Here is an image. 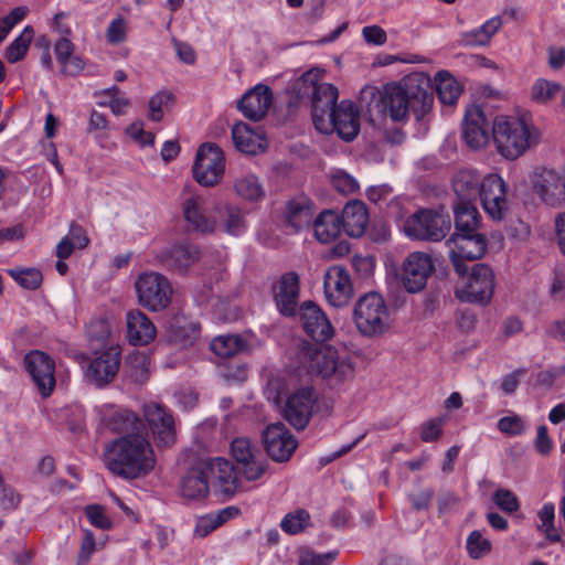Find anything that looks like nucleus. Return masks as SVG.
I'll use <instances>...</instances> for the list:
<instances>
[{
  "label": "nucleus",
  "instance_id": "obj_1",
  "mask_svg": "<svg viewBox=\"0 0 565 565\" xmlns=\"http://www.w3.org/2000/svg\"><path fill=\"white\" fill-rule=\"evenodd\" d=\"M105 465L111 473L122 479L147 476L156 465L152 447L138 433L116 438L105 451Z\"/></svg>",
  "mask_w": 565,
  "mask_h": 565
},
{
  "label": "nucleus",
  "instance_id": "obj_2",
  "mask_svg": "<svg viewBox=\"0 0 565 565\" xmlns=\"http://www.w3.org/2000/svg\"><path fill=\"white\" fill-rule=\"evenodd\" d=\"M359 103L372 122L387 116L393 121H403L412 111L411 104L396 83H387L382 88L365 85L360 92Z\"/></svg>",
  "mask_w": 565,
  "mask_h": 565
},
{
  "label": "nucleus",
  "instance_id": "obj_3",
  "mask_svg": "<svg viewBox=\"0 0 565 565\" xmlns=\"http://www.w3.org/2000/svg\"><path fill=\"white\" fill-rule=\"evenodd\" d=\"M492 138L502 157L515 160L539 142L540 134L525 118L498 116L492 124Z\"/></svg>",
  "mask_w": 565,
  "mask_h": 565
},
{
  "label": "nucleus",
  "instance_id": "obj_4",
  "mask_svg": "<svg viewBox=\"0 0 565 565\" xmlns=\"http://www.w3.org/2000/svg\"><path fill=\"white\" fill-rule=\"evenodd\" d=\"M319 70L303 73L296 82L295 88L311 102L312 121L317 130H326L330 126L328 115L338 106V88L330 83H320Z\"/></svg>",
  "mask_w": 565,
  "mask_h": 565
},
{
  "label": "nucleus",
  "instance_id": "obj_5",
  "mask_svg": "<svg viewBox=\"0 0 565 565\" xmlns=\"http://www.w3.org/2000/svg\"><path fill=\"white\" fill-rule=\"evenodd\" d=\"M358 331L366 338H377L391 328V316L384 298L377 292L360 297L353 309Z\"/></svg>",
  "mask_w": 565,
  "mask_h": 565
},
{
  "label": "nucleus",
  "instance_id": "obj_6",
  "mask_svg": "<svg viewBox=\"0 0 565 565\" xmlns=\"http://www.w3.org/2000/svg\"><path fill=\"white\" fill-rule=\"evenodd\" d=\"M403 227L411 238L439 242L449 233L451 221L444 211L422 209L408 216Z\"/></svg>",
  "mask_w": 565,
  "mask_h": 565
},
{
  "label": "nucleus",
  "instance_id": "obj_7",
  "mask_svg": "<svg viewBox=\"0 0 565 565\" xmlns=\"http://www.w3.org/2000/svg\"><path fill=\"white\" fill-rule=\"evenodd\" d=\"M138 302L149 311L158 312L169 307L173 289L169 279L156 271L140 274L135 281Z\"/></svg>",
  "mask_w": 565,
  "mask_h": 565
},
{
  "label": "nucleus",
  "instance_id": "obj_8",
  "mask_svg": "<svg viewBox=\"0 0 565 565\" xmlns=\"http://www.w3.org/2000/svg\"><path fill=\"white\" fill-rule=\"evenodd\" d=\"M225 171V157L222 149L215 143L202 145L193 164V177L203 186H214L222 179Z\"/></svg>",
  "mask_w": 565,
  "mask_h": 565
},
{
  "label": "nucleus",
  "instance_id": "obj_9",
  "mask_svg": "<svg viewBox=\"0 0 565 565\" xmlns=\"http://www.w3.org/2000/svg\"><path fill=\"white\" fill-rule=\"evenodd\" d=\"M494 273L483 263L472 267L470 277L460 287H457L456 295L461 301L487 305L494 291Z\"/></svg>",
  "mask_w": 565,
  "mask_h": 565
},
{
  "label": "nucleus",
  "instance_id": "obj_10",
  "mask_svg": "<svg viewBox=\"0 0 565 565\" xmlns=\"http://www.w3.org/2000/svg\"><path fill=\"white\" fill-rule=\"evenodd\" d=\"M308 352L310 358L309 369L316 371L323 377H335L337 381H344L353 376L354 367L347 359H339L337 352L327 349L320 350L312 344H306L302 352Z\"/></svg>",
  "mask_w": 565,
  "mask_h": 565
},
{
  "label": "nucleus",
  "instance_id": "obj_11",
  "mask_svg": "<svg viewBox=\"0 0 565 565\" xmlns=\"http://www.w3.org/2000/svg\"><path fill=\"white\" fill-rule=\"evenodd\" d=\"M507 190L508 185L499 174H488L481 181L478 198L484 212L494 221L503 220L510 211Z\"/></svg>",
  "mask_w": 565,
  "mask_h": 565
},
{
  "label": "nucleus",
  "instance_id": "obj_12",
  "mask_svg": "<svg viewBox=\"0 0 565 565\" xmlns=\"http://www.w3.org/2000/svg\"><path fill=\"white\" fill-rule=\"evenodd\" d=\"M397 85L403 89L416 119H422L430 110L433 104L430 77L423 72H416Z\"/></svg>",
  "mask_w": 565,
  "mask_h": 565
},
{
  "label": "nucleus",
  "instance_id": "obj_13",
  "mask_svg": "<svg viewBox=\"0 0 565 565\" xmlns=\"http://www.w3.org/2000/svg\"><path fill=\"white\" fill-rule=\"evenodd\" d=\"M231 452L238 471L249 481L259 479L266 471V462L260 451L246 437L235 438Z\"/></svg>",
  "mask_w": 565,
  "mask_h": 565
},
{
  "label": "nucleus",
  "instance_id": "obj_14",
  "mask_svg": "<svg viewBox=\"0 0 565 565\" xmlns=\"http://www.w3.org/2000/svg\"><path fill=\"white\" fill-rule=\"evenodd\" d=\"M434 271L431 257L424 252H413L404 260L402 267V282L408 292L422 291Z\"/></svg>",
  "mask_w": 565,
  "mask_h": 565
},
{
  "label": "nucleus",
  "instance_id": "obj_15",
  "mask_svg": "<svg viewBox=\"0 0 565 565\" xmlns=\"http://www.w3.org/2000/svg\"><path fill=\"white\" fill-rule=\"evenodd\" d=\"M143 415L159 447H171L177 439L174 418L162 405L151 403L143 407Z\"/></svg>",
  "mask_w": 565,
  "mask_h": 565
},
{
  "label": "nucleus",
  "instance_id": "obj_16",
  "mask_svg": "<svg viewBox=\"0 0 565 565\" xmlns=\"http://www.w3.org/2000/svg\"><path fill=\"white\" fill-rule=\"evenodd\" d=\"M120 362L121 354L119 348L110 347L90 361L85 376L89 383L98 388H103L115 380Z\"/></svg>",
  "mask_w": 565,
  "mask_h": 565
},
{
  "label": "nucleus",
  "instance_id": "obj_17",
  "mask_svg": "<svg viewBox=\"0 0 565 565\" xmlns=\"http://www.w3.org/2000/svg\"><path fill=\"white\" fill-rule=\"evenodd\" d=\"M330 126L326 130H319L322 134L335 131L344 141H352L360 131V115L354 104L350 100H341L337 107L328 115Z\"/></svg>",
  "mask_w": 565,
  "mask_h": 565
},
{
  "label": "nucleus",
  "instance_id": "obj_18",
  "mask_svg": "<svg viewBox=\"0 0 565 565\" xmlns=\"http://www.w3.org/2000/svg\"><path fill=\"white\" fill-rule=\"evenodd\" d=\"M24 364L42 397H49L55 387L52 358L42 351H31L25 355Z\"/></svg>",
  "mask_w": 565,
  "mask_h": 565
},
{
  "label": "nucleus",
  "instance_id": "obj_19",
  "mask_svg": "<svg viewBox=\"0 0 565 565\" xmlns=\"http://www.w3.org/2000/svg\"><path fill=\"white\" fill-rule=\"evenodd\" d=\"M263 444L270 458L279 462L289 460L298 446L296 438L282 423L266 427L263 431Z\"/></svg>",
  "mask_w": 565,
  "mask_h": 565
},
{
  "label": "nucleus",
  "instance_id": "obj_20",
  "mask_svg": "<svg viewBox=\"0 0 565 565\" xmlns=\"http://www.w3.org/2000/svg\"><path fill=\"white\" fill-rule=\"evenodd\" d=\"M324 294L328 302L333 307H343L349 303L353 289L350 275L342 266H331L324 275Z\"/></svg>",
  "mask_w": 565,
  "mask_h": 565
},
{
  "label": "nucleus",
  "instance_id": "obj_21",
  "mask_svg": "<svg viewBox=\"0 0 565 565\" xmlns=\"http://www.w3.org/2000/svg\"><path fill=\"white\" fill-rule=\"evenodd\" d=\"M305 332L317 342L332 338L334 329L326 313L312 301H305L299 308Z\"/></svg>",
  "mask_w": 565,
  "mask_h": 565
},
{
  "label": "nucleus",
  "instance_id": "obj_22",
  "mask_svg": "<svg viewBox=\"0 0 565 565\" xmlns=\"http://www.w3.org/2000/svg\"><path fill=\"white\" fill-rule=\"evenodd\" d=\"M312 388L303 387L290 395L286 401L284 416L296 429H303L309 423L315 403Z\"/></svg>",
  "mask_w": 565,
  "mask_h": 565
},
{
  "label": "nucleus",
  "instance_id": "obj_23",
  "mask_svg": "<svg viewBox=\"0 0 565 565\" xmlns=\"http://www.w3.org/2000/svg\"><path fill=\"white\" fill-rule=\"evenodd\" d=\"M299 276L285 273L273 286V296L279 312L286 317L296 315L299 300Z\"/></svg>",
  "mask_w": 565,
  "mask_h": 565
},
{
  "label": "nucleus",
  "instance_id": "obj_24",
  "mask_svg": "<svg viewBox=\"0 0 565 565\" xmlns=\"http://www.w3.org/2000/svg\"><path fill=\"white\" fill-rule=\"evenodd\" d=\"M271 104V89L266 85L258 84L243 95L237 107L245 118L259 121L267 115Z\"/></svg>",
  "mask_w": 565,
  "mask_h": 565
},
{
  "label": "nucleus",
  "instance_id": "obj_25",
  "mask_svg": "<svg viewBox=\"0 0 565 565\" xmlns=\"http://www.w3.org/2000/svg\"><path fill=\"white\" fill-rule=\"evenodd\" d=\"M533 189L550 205L565 200V170L558 174L554 170L543 169L533 178Z\"/></svg>",
  "mask_w": 565,
  "mask_h": 565
},
{
  "label": "nucleus",
  "instance_id": "obj_26",
  "mask_svg": "<svg viewBox=\"0 0 565 565\" xmlns=\"http://www.w3.org/2000/svg\"><path fill=\"white\" fill-rule=\"evenodd\" d=\"M207 480L226 495H232L238 488V477L234 466L223 458H214L203 463Z\"/></svg>",
  "mask_w": 565,
  "mask_h": 565
},
{
  "label": "nucleus",
  "instance_id": "obj_27",
  "mask_svg": "<svg viewBox=\"0 0 565 565\" xmlns=\"http://www.w3.org/2000/svg\"><path fill=\"white\" fill-rule=\"evenodd\" d=\"M462 135L469 147L473 149L483 148L489 142V122L479 106H472L467 109Z\"/></svg>",
  "mask_w": 565,
  "mask_h": 565
},
{
  "label": "nucleus",
  "instance_id": "obj_28",
  "mask_svg": "<svg viewBox=\"0 0 565 565\" xmlns=\"http://www.w3.org/2000/svg\"><path fill=\"white\" fill-rule=\"evenodd\" d=\"M127 338L134 345H146L154 340L157 329L149 317L139 309L126 313Z\"/></svg>",
  "mask_w": 565,
  "mask_h": 565
},
{
  "label": "nucleus",
  "instance_id": "obj_29",
  "mask_svg": "<svg viewBox=\"0 0 565 565\" xmlns=\"http://www.w3.org/2000/svg\"><path fill=\"white\" fill-rule=\"evenodd\" d=\"M450 250L465 256L468 260L483 257L488 248V239L480 232L469 234H452L447 241Z\"/></svg>",
  "mask_w": 565,
  "mask_h": 565
},
{
  "label": "nucleus",
  "instance_id": "obj_30",
  "mask_svg": "<svg viewBox=\"0 0 565 565\" xmlns=\"http://www.w3.org/2000/svg\"><path fill=\"white\" fill-rule=\"evenodd\" d=\"M205 199L201 195H193L186 199L183 204V216L188 227L199 233H213L216 223L204 214Z\"/></svg>",
  "mask_w": 565,
  "mask_h": 565
},
{
  "label": "nucleus",
  "instance_id": "obj_31",
  "mask_svg": "<svg viewBox=\"0 0 565 565\" xmlns=\"http://www.w3.org/2000/svg\"><path fill=\"white\" fill-rule=\"evenodd\" d=\"M159 258L167 267L183 273L200 258V250L191 244H177L162 249Z\"/></svg>",
  "mask_w": 565,
  "mask_h": 565
},
{
  "label": "nucleus",
  "instance_id": "obj_32",
  "mask_svg": "<svg viewBox=\"0 0 565 565\" xmlns=\"http://www.w3.org/2000/svg\"><path fill=\"white\" fill-rule=\"evenodd\" d=\"M342 230L351 237H361L369 224L366 206L361 201L349 202L340 215Z\"/></svg>",
  "mask_w": 565,
  "mask_h": 565
},
{
  "label": "nucleus",
  "instance_id": "obj_33",
  "mask_svg": "<svg viewBox=\"0 0 565 565\" xmlns=\"http://www.w3.org/2000/svg\"><path fill=\"white\" fill-rule=\"evenodd\" d=\"M482 179L473 170H460L452 179L457 201L454 204L475 203L480 193Z\"/></svg>",
  "mask_w": 565,
  "mask_h": 565
},
{
  "label": "nucleus",
  "instance_id": "obj_34",
  "mask_svg": "<svg viewBox=\"0 0 565 565\" xmlns=\"http://www.w3.org/2000/svg\"><path fill=\"white\" fill-rule=\"evenodd\" d=\"M232 138L236 149L246 154H256L267 147L263 134L253 130L245 122H238L233 127Z\"/></svg>",
  "mask_w": 565,
  "mask_h": 565
},
{
  "label": "nucleus",
  "instance_id": "obj_35",
  "mask_svg": "<svg viewBox=\"0 0 565 565\" xmlns=\"http://www.w3.org/2000/svg\"><path fill=\"white\" fill-rule=\"evenodd\" d=\"M313 213V203L305 195L289 200L286 206V220L297 232L310 226Z\"/></svg>",
  "mask_w": 565,
  "mask_h": 565
},
{
  "label": "nucleus",
  "instance_id": "obj_36",
  "mask_svg": "<svg viewBox=\"0 0 565 565\" xmlns=\"http://www.w3.org/2000/svg\"><path fill=\"white\" fill-rule=\"evenodd\" d=\"M181 495L188 500H201L209 493V480L203 465L191 468L181 480Z\"/></svg>",
  "mask_w": 565,
  "mask_h": 565
},
{
  "label": "nucleus",
  "instance_id": "obj_37",
  "mask_svg": "<svg viewBox=\"0 0 565 565\" xmlns=\"http://www.w3.org/2000/svg\"><path fill=\"white\" fill-rule=\"evenodd\" d=\"M341 230L340 215L332 210L322 211L313 221L315 236L322 244L334 241Z\"/></svg>",
  "mask_w": 565,
  "mask_h": 565
},
{
  "label": "nucleus",
  "instance_id": "obj_38",
  "mask_svg": "<svg viewBox=\"0 0 565 565\" xmlns=\"http://www.w3.org/2000/svg\"><path fill=\"white\" fill-rule=\"evenodd\" d=\"M502 19L499 15L487 20L481 26L461 33L459 43L463 46H483L489 44L492 36L501 29Z\"/></svg>",
  "mask_w": 565,
  "mask_h": 565
},
{
  "label": "nucleus",
  "instance_id": "obj_39",
  "mask_svg": "<svg viewBox=\"0 0 565 565\" xmlns=\"http://www.w3.org/2000/svg\"><path fill=\"white\" fill-rule=\"evenodd\" d=\"M454 234H469L479 232L480 214L475 203L454 204Z\"/></svg>",
  "mask_w": 565,
  "mask_h": 565
},
{
  "label": "nucleus",
  "instance_id": "obj_40",
  "mask_svg": "<svg viewBox=\"0 0 565 565\" xmlns=\"http://www.w3.org/2000/svg\"><path fill=\"white\" fill-rule=\"evenodd\" d=\"M436 93L445 105H454L461 94V86L447 71H440L435 76Z\"/></svg>",
  "mask_w": 565,
  "mask_h": 565
},
{
  "label": "nucleus",
  "instance_id": "obj_41",
  "mask_svg": "<svg viewBox=\"0 0 565 565\" xmlns=\"http://www.w3.org/2000/svg\"><path fill=\"white\" fill-rule=\"evenodd\" d=\"M233 188L236 195L245 201H258L265 194L259 179L253 173H242L237 175L234 179Z\"/></svg>",
  "mask_w": 565,
  "mask_h": 565
},
{
  "label": "nucleus",
  "instance_id": "obj_42",
  "mask_svg": "<svg viewBox=\"0 0 565 565\" xmlns=\"http://www.w3.org/2000/svg\"><path fill=\"white\" fill-rule=\"evenodd\" d=\"M150 358L143 352H132L127 356L125 372L135 383L142 384L149 379Z\"/></svg>",
  "mask_w": 565,
  "mask_h": 565
},
{
  "label": "nucleus",
  "instance_id": "obj_43",
  "mask_svg": "<svg viewBox=\"0 0 565 565\" xmlns=\"http://www.w3.org/2000/svg\"><path fill=\"white\" fill-rule=\"evenodd\" d=\"M34 38V30L31 25L24 26L22 32L17 36L4 51V57L9 63H17L24 58L30 44Z\"/></svg>",
  "mask_w": 565,
  "mask_h": 565
},
{
  "label": "nucleus",
  "instance_id": "obj_44",
  "mask_svg": "<svg viewBox=\"0 0 565 565\" xmlns=\"http://www.w3.org/2000/svg\"><path fill=\"white\" fill-rule=\"evenodd\" d=\"M211 350L221 358H230L245 348V342L238 335L224 334L215 337L210 343Z\"/></svg>",
  "mask_w": 565,
  "mask_h": 565
},
{
  "label": "nucleus",
  "instance_id": "obj_45",
  "mask_svg": "<svg viewBox=\"0 0 565 565\" xmlns=\"http://www.w3.org/2000/svg\"><path fill=\"white\" fill-rule=\"evenodd\" d=\"M220 217L221 225L227 234L237 236L245 231V221L239 207L226 205L224 206Z\"/></svg>",
  "mask_w": 565,
  "mask_h": 565
},
{
  "label": "nucleus",
  "instance_id": "obj_46",
  "mask_svg": "<svg viewBox=\"0 0 565 565\" xmlns=\"http://www.w3.org/2000/svg\"><path fill=\"white\" fill-rule=\"evenodd\" d=\"M562 86L556 82L537 78L531 88V98L537 104H547L559 95Z\"/></svg>",
  "mask_w": 565,
  "mask_h": 565
},
{
  "label": "nucleus",
  "instance_id": "obj_47",
  "mask_svg": "<svg viewBox=\"0 0 565 565\" xmlns=\"http://www.w3.org/2000/svg\"><path fill=\"white\" fill-rule=\"evenodd\" d=\"M540 524L537 530L542 532L550 542H559L561 534L554 525L555 507L553 503H545L539 512Z\"/></svg>",
  "mask_w": 565,
  "mask_h": 565
},
{
  "label": "nucleus",
  "instance_id": "obj_48",
  "mask_svg": "<svg viewBox=\"0 0 565 565\" xmlns=\"http://www.w3.org/2000/svg\"><path fill=\"white\" fill-rule=\"evenodd\" d=\"M10 276L25 289H36L43 280L42 273L36 268L10 269Z\"/></svg>",
  "mask_w": 565,
  "mask_h": 565
},
{
  "label": "nucleus",
  "instance_id": "obj_49",
  "mask_svg": "<svg viewBox=\"0 0 565 565\" xmlns=\"http://www.w3.org/2000/svg\"><path fill=\"white\" fill-rule=\"evenodd\" d=\"M309 519V513L300 509L286 514L281 520L280 526L286 533L297 534L308 525Z\"/></svg>",
  "mask_w": 565,
  "mask_h": 565
},
{
  "label": "nucleus",
  "instance_id": "obj_50",
  "mask_svg": "<svg viewBox=\"0 0 565 565\" xmlns=\"http://www.w3.org/2000/svg\"><path fill=\"white\" fill-rule=\"evenodd\" d=\"M173 94L162 90L154 94L149 100V118L153 121H160L163 118V109L173 103Z\"/></svg>",
  "mask_w": 565,
  "mask_h": 565
},
{
  "label": "nucleus",
  "instance_id": "obj_51",
  "mask_svg": "<svg viewBox=\"0 0 565 565\" xmlns=\"http://www.w3.org/2000/svg\"><path fill=\"white\" fill-rule=\"evenodd\" d=\"M493 502L505 513H514L520 509L518 497L509 489L500 488L493 493Z\"/></svg>",
  "mask_w": 565,
  "mask_h": 565
},
{
  "label": "nucleus",
  "instance_id": "obj_52",
  "mask_svg": "<svg viewBox=\"0 0 565 565\" xmlns=\"http://www.w3.org/2000/svg\"><path fill=\"white\" fill-rule=\"evenodd\" d=\"M467 551L471 558L478 559L491 551V543L479 531H472L467 539Z\"/></svg>",
  "mask_w": 565,
  "mask_h": 565
},
{
  "label": "nucleus",
  "instance_id": "obj_53",
  "mask_svg": "<svg viewBox=\"0 0 565 565\" xmlns=\"http://www.w3.org/2000/svg\"><path fill=\"white\" fill-rule=\"evenodd\" d=\"M173 340L182 345H189L199 337L200 328L193 322L174 324L171 328Z\"/></svg>",
  "mask_w": 565,
  "mask_h": 565
},
{
  "label": "nucleus",
  "instance_id": "obj_54",
  "mask_svg": "<svg viewBox=\"0 0 565 565\" xmlns=\"http://www.w3.org/2000/svg\"><path fill=\"white\" fill-rule=\"evenodd\" d=\"M333 188L342 194H352L359 189V183L354 177L344 170H337L331 175Z\"/></svg>",
  "mask_w": 565,
  "mask_h": 565
},
{
  "label": "nucleus",
  "instance_id": "obj_55",
  "mask_svg": "<svg viewBox=\"0 0 565 565\" xmlns=\"http://www.w3.org/2000/svg\"><path fill=\"white\" fill-rule=\"evenodd\" d=\"M498 429L505 435L520 436L525 433L526 424L521 416L513 414L500 418Z\"/></svg>",
  "mask_w": 565,
  "mask_h": 565
},
{
  "label": "nucleus",
  "instance_id": "obj_56",
  "mask_svg": "<svg viewBox=\"0 0 565 565\" xmlns=\"http://www.w3.org/2000/svg\"><path fill=\"white\" fill-rule=\"evenodd\" d=\"M85 514L95 527L100 530H109L111 527V521L106 515L105 509L99 504H89L85 508Z\"/></svg>",
  "mask_w": 565,
  "mask_h": 565
},
{
  "label": "nucleus",
  "instance_id": "obj_57",
  "mask_svg": "<svg viewBox=\"0 0 565 565\" xmlns=\"http://www.w3.org/2000/svg\"><path fill=\"white\" fill-rule=\"evenodd\" d=\"M26 13L28 9L25 7H17L1 20L2 33L0 35V43H2L10 31L25 18Z\"/></svg>",
  "mask_w": 565,
  "mask_h": 565
},
{
  "label": "nucleus",
  "instance_id": "obj_58",
  "mask_svg": "<svg viewBox=\"0 0 565 565\" xmlns=\"http://www.w3.org/2000/svg\"><path fill=\"white\" fill-rule=\"evenodd\" d=\"M96 548V540L90 530H86L77 555V565H87Z\"/></svg>",
  "mask_w": 565,
  "mask_h": 565
},
{
  "label": "nucleus",
  "instance_id": "obj_59",
  "mask_svg": "<svg viewBox=\"0 0 565 565\" xmlns=\"http://www.w3.org/2000/svg\"><path fill=\"white\" fill-rule=\"evenodd\" d=\"M126 32H127V26H126V22H125L124 18L119 17L117 19H114L107 28V32H106L107 41L110 44H119L125 41Z\"/></svg>",
  "mask_w": 565,
  "mask_h": 565
},
{
  "label": "nucleus",
  "instance_id": "obj_60",
  "mask_svg": "<svg viewBox=\"0 0 565 565\" xmlns=\"http://www.w3.org/2000/svg\"><path fill=\"white\" fill-rule=\"evenodd\" d=\"M338 556L337 551L324 554L305 553L300 556L298 565H330Z\"/></svg>",
  "mask_w": 565,
  "mask_h": 565
},
{
  "label": "nucleus",
  "instance_id": "obj_61",
  "mask_svg": "<svg viewBox=\"0 0 565 565\" xmlns=\"http://www.w3.org/2000/svg\"><path fill=\"white\" fill-rule=\"evenodd\" d=\"M441 419L435 418L422 425L420 438L425 443L437 440L441 435Z\"/></svg>",
  "mask_w": 565,
  "mask_h": 565
},
{
  "label": "nucleus",
  "instance_id": "obj_62",
  "mask_svg": "<svg viewBox=\"0 0 565 565\" xmlns=\"http://www.w3.org/2000/svg\"><path fill=\"white\" fill-rule=\"evenodd\" d=\"M536 451L542 456H547L553 449V440L548 436L546 426H539L534 440Z\"/></svg>",
  "mask_w": 565,
  "mask_h": 565
},
{
  "label": "nucleus",
  "instance_id": "obj_63",
  "mask_svg": "<svg viewBox=\"0 0 565 565\" xmlns=\"http://www.w3.org/2000/svg\"><path fill=\"white\" fill-rule=\"evenodd\" d=\"M220 525L218 521L216 520L214 513L207 514L205 516H202L199 519L194 533L199 537H204L207 534H210L212 531L217 529Z\"/></svg>",
  "mask_w": 565,
  "mask_h": 565
},
{
  "label": "nucleus",
  "instance_id": "obj_64",
  "mask_svg": "<svg viewBox=\"0 0 565 565\" xmlns=\"http://www.w3.org/2000/svg\"><path fill=\"white\" fill-rule=\"evenodd\" d=\"M362 34L367 43L374 45H382L387 39L385 31L379 25L364 26Z\"/></svg>",
  "mask_w": 565,
  "mask_h": 565
}]
</instances>
